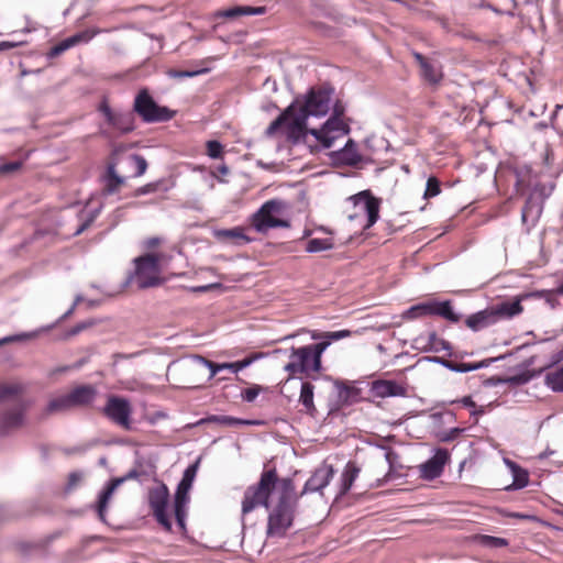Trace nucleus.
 I'll use <instances>...</instances> for the list:
<instances>
[{"mask_svg":"<svg viewBox=\"0 0 563 563\" xmlns=\"http://www.w3.org/2000/svg\"><path fill=\"white\" fill-rule=\"evenodd\" d=\"M344 111L343 104L333 102V89H311L302 103L297 101L276 118L265 134L271 137L286 129L288 137L295 142L311 135L321 147L330 148L336 139L350 132L343 120Z\"/></svg>","mask_w":563,"mask_h":563,"instance_id":"obj_1","label":"nucleus"},{"mask_svg":"<svg viewBox=\"0 0 563 563\" xmlns=\"http://www.w3.org/2000/svg\"><path fill=\"white\" fill-rule=\"evenodd\" d=\"M276 497L277 505L268 516L267 534L283 537L290 528L299 496L290 477L279 478L275 468L264 470L260 481L244 492L242 515L245 516L262 506L269 509Z\"/></svg>","mask_w":563,"mask_h":563,"instance_id":"obj_2","label":"nucleus"},{"mask_svg":"<svg viewBox=\"0 0 563 563\" xmlns=\"http://www.w3.org/2000/svg\"><path fill=\"white\" fill-rule=\"evenodd\" d=\"M351 334L350 330L312 332L311 338L313 340L323 339L324 341L300 347H291L288 355L289 362L284 366V369L290 377H295L297 374L310 375L311 373H319L322 368L321 356L331 342L349 338Z\"/></svg>","mask_w":563,"mask_h":563,"instance_id":"obj_3","label":"nucleus"},{"mask_svg":"<svg viewBox=\"0 0 563 563\" xmlns=\"http://www.w3.org/2000/svg\"><path fill=\"white\" fill-rule=\"evenodd\" d=\"M168 261L169 257L164 254H146L135 258V272L132 276L134 283L142 289L161 285L163 267Z\"/></svg>","mask_w":563,"mask_h":563,"instance_id":"obj_4","label":"nucleus"},{"mask_svg":"<svg viewBox=\"0 0 563 563\" xmlns=\"http://www.w3.org/2000/svg\"><path fill=\"white\" fill-rule=\"evenodd\" d=\"M286 210L287 203L283 200H268L252 216L251 224L258 233H266L274 228H289Z\"/></svg>","mask_w":563,"mask_h":563,"instance_id":"obj_5","label":"nucleus"},{"mask_svg":"<svg viewBox=\"0 0 563 563\" xmlns=\"http://www.w3.org/2000/svg\"><path fill=\"white\" fill-rule=\"evenodd\" d=\"M352 205L353 212L349 213L351 221L365 218L364 229H368L376 223L379 217V201L371 196L368 191H361L347 199Z\"/></svg>","mask_w":563,"mask_h":563,"instance_id":"obj_6","label":"nucleus"},{"mask_svg":"<svg viewBox=\"0 0 563 563\" xmlns=\"http://www.w3.org/2000/svg\"><path fill=\"white\" fill-rule=\"evenodd\" d=\"M197 470H198L197 463L189 465L185 470V472L183 474V478L179 482L176 493H175L174 514H175L176 521L181 529H185L187 507L190 501L189 493L192 487L195 477L197 475Z\"/></svg>","mask_w":563,"mask_h":563,"instance_id":"obj_7","label":"nucleus"},{"mask_svg":"<svg viewBox=\"0 0 563 563\" xmlns=\"http://www.w3.org/2000/svg\"><path fill=\"white\" fill-rule=\"evenodd\" d=\"M134 111L145 122H162L173 118L174 112L166 107L158 106L148 95L147 90H141L134 100Z\"/></svg>","mask_w":563,"mask_h":563,"instance_id":"obj_8","label":"nucleus"},{"mask_svg":"<svg viewBox=\"0 0 563 563\" xmlns=\"http://www.w3.org/2000/svg\"><path fill=\"white\" fill-rule=\"evenodd\" d=\"M148 505L157 522L162 525L167 531L172 529V521L167 514L169 490L167 486L159 483L148 490L147 496Z\"/></svg>","mask_w":563,"mask_h":563,"instance_id":"obj_9","label":"nucleus"},{"mask_svg":"<svg viewBox=\"0 0 563 563\" xmlns=\"http://www.w3.org/2000/svg\"><path fill=\"white\" fill-rule=\"evenodd\" d=\"M27 408L29 402L0 407V435L9 434L21 428L24 424Z\"/></svg>","mask_w":563,"mask_h":563,"instance_id":"obj_10","label":"nucleus"},{"mask_svg":"<svg viewBox=\"0 0 563 563\" xmlns=\"http://www.w3.org/2000/svg\"><path fill=\"white\" fill-rule=\"evenodd\" d=\"M131 412L132 408L130 402L126 399L117 396L109 397L104 407L106 416L125 429L130 428Z\"/></svg>","mask_w":563,"mask_h":563,"instance_id":"obj_11","label":"nucleus"},{"mask_svg":"<svg viewBox=\"0 0 563 563\" xmlns=\"http://www.w3.org/2000/svg\"><path fill=\"white\" fill-rule=\"evenodd\" d=\"M99 110L104 115L109 125L121 134H126L134 130V119L131 113L114 112L106 102L101 103Z\"/></svg>","mask_w":563,"mask_h":563,"instance_id":"obj_12","label":"nucleus"},{"mask_svg":"<svg viewBox=\"0 0 563 563\" xmlns=\"http://www.w3.org/2000/svg\"><path fill=\"white\" fill-rule=\"evenodd\" d=\"M334 475L332 465L322 464L316 468L311 477L306 482L302 492L299 496L308 493L321 492L329 485Z\"/></svg>","mask_w":563,"mask_h":563,"instance_id":"obj_13","label":"nucleus"},{"mask_svg":"<svg viewBox=\"0 0 563 563\" xmlns=\"http://www.w3.org/2000/svg\"><path fill=\"white\" fill-rule=\"evenodd\" d=\"M528 295L517 296L512 300H504L489 306L496 323L500 320H509L522 313L523 307L521 300Z\"/></svg>","mask_w":563,"mask_h":563,"instance_id":"obj_14","label":"nucleus"},{"mask_svg":"<svg viewBox=\"0 0 563 563\" xmlns=\"http://www.w3.org/2000/svg\"><path fill=\"white\" fill-rule=\"evenodd\" d=\"M449 452L445 449H438L432 457L420 465V474L424 479L439 477L449 461Z\"/></svg>","mask_w":563,"mask_h":563,"instance_id":"obj_15","label":"nucleus"},{"mask_svg":"<svg viewBox=\"0 0 563 563\" xmlns=\"http://www.w3.org/2000/svg\"><path fill=\"white\" fill-rule=\"evenodd\" d=\"M97 34H98V31H96V30H85V31L78 32V33L63 40L57 45L53 46L49 49V52L47 53V56L49 58L57 57L58 55L63 54L64 52L74 47L77 44L88 43Z\"/></svg>","mask_w":563,"mask_h":563,"instance_id":"obj_16","label":"nucleus"},{"mask_svg":"<svg viewBox=\"0 0 563 563\" xmlns=\"http://www.w3.org/2000/svg\"><path fill=\"white\" fill-rule=\"evenodd\" d=\"M24 385L19 382L0 383V407L27 402L23 398Z\"/></svg>","mask_w":563,"mask_h":563,"instance_id":"obj_17","label":"nucleus"},{"mask_svg":"<svg viewBox=\"0 0 563 563\" xmlns=\"http://www.w3.org/2000/svg\"><path fill=\"white\" fill-rule=\"evenodd\" d=\"M371 394L374 397L387 398V397H399L406 395V388L395 380L378 379L371 384Z\"/></svg>","mask_w":563,"mask_h":563,"instance_id":"obj_18","label":"nucleus"},{"mask_svg":"<svg viewBox=\"0 0 563 563\" xmlns=\"http://www.w3.org/2000/svg\"><path fill=\"white\" fill-rule=\"evenodd\" d=\"M415 58L420 65L421 75L424 80L432 85H437L441 81L442 71L439 63L424 58L420 53H415Z\"/></svg>","mask_w":563,"mask_h":563,"instance_id":"obj_19","label":"nucleus"},{"mask_svg":"<svg viewBox=\"0 0 563 563\" xmlns=\"http://www.w3.org/2000/svg\"><path fill=\"white\" fill-rule=\"evenodd\" d=\"M213 235L218 241L233 245H244L252 241L240 227L216 230Z\"/></svg>","mask_w":563,"mask_h":563,"instance_id":"obj_20","label":"nucleus"},{"mask_svg":"<svg viewBox=\"0 0 563 563\" xmlns=\"http://www.w3.org/2000/svg\"><path fill=\"white\" fill-rule=\"evenodd\" d=\"M466 325L472 329L473 331H479L483 330L489 325H493L496 323L494 319V314L489 307H487L484 310H481L476 313L471 314L466 321Z\"/></svg>","mask_w":563,"mask_h":563,"instance_id":"obj_21","label":"nucleus"},{"mask_svg":"<svg viewBox=\"0 0 563 563\" xmlns=\"http://www.w3.org/2000/svg\"><path fill=\"white\" fill-rule=\"evenodd\" d=\"M68 394L70 396L74 407H78L91 404L97 396V390L95 387L90 385H81L74 388Z\"/></svg>","mask_w":563,"mask_h":563,"instance_id":"obj_22","label":"nucleus"},{"mask_svg":"<svg viewBox=\"0 0 563 563\" xmlns=\"http://www.w3.org/2000/svg\"><path fill=\"white\" fill-rule=\"evenodd\" d=\"M124 482V478H115L109 482L107 487L100 493L99 500L97 505L98 516L101 520L104 519V515L107 511L108 504L112 498L115 489Z\"/></svg>","mask_w":563,"mask_h":563,"instance_id":"obj_23","label":"nucleus"},{"mask_svg":"<svg viewBox=\"0 0 563 563\" xmlns=\"http://www.w3.org/2000/svg\"><path fill=\"white\" fill-rule=\"evenodd\" d=\"M74 408L69 394L60 395L48 401L46 405L43 416L47 417L51 415L62 413L69 411Z\"/></svg>","mask_w":563,"mask_h":563,"instance_id":"obj_24","label":"nucleus"},{"mask_svg":"<svg viewBox=\"0 0 563 563\" xmlns=\"http://www.w3.org/2000/svg\"><path fill=\"white\" fill-rule=\"evenodd\" d=\"M266 7H250V5H238L218 12V16L234 19L241 15H261L266 13Z\"/></svg>","mask_w":563,"mask_h":563,"instance_id":"obj_25","label":"nucleus"},{"mask_svg":"<svg viewBox=\"0 0 563 563\" xmlns=\"http://www.w3.org/2000/svg\"><path fill=\"white\" fill-rule=\"evenodd\" d=\"M504 462L510 470L514 478L512 484L510 485L509 488L520 489L526 487L529 483L528 472L509 459H505Z\"/></svg>","mask_w":563,"mask_h":563,"instance_id":"obj_26","label":"nucleus"},{"mask_svg":"<svg viewBox=\"0 0 563 563\" xmlns=\"http://www.w3.org/2000/svg\"><path fill=\"white\" fill-rule=\"evenodd\" d=\"M360 472L361 468L356 465L355 462L350 461L345 465L341 475L340 495H345L351 489L353 483L358 477Z\"/></svg>","mask_w":563,"mask_h":563,"instance_id":"obj_27","label":"nucleus"},{"mask_svg":"<svg viewBox=\"0 0 563 563\" xmlns=\"http://www.w3.org/2000/svg\"><path fill=\"white\" fill-rule=\"evenodd\" d=\"M336 158L345 165H356L361 162V155L357 152V145L353 140H349L345 146L336 152Z\"/></svg>","mask_w":563,"mask_h":563,"instance_id":"obj_28","label":"nucleus"},{"mask_svg":"<svg viewBox=\"0 0 563 563\" xmlns=\"http://www.w3.org/2000/svg\"><path fill=\"white\" fill-rule=\"evenodd\" d=\"M314 386L309 382H303L300 388L299 402L302 405L305 412L314 416L317 412L313 402Z\"/></svg>","mask_w":563,"mask_h":563,"instance_id":"obj_29","label":"nucleus"},{"mask_svg":"<svg viewBox=\"0 0 563 563\" xmlns=\"http://www.w3.org/2000/svg\"><path fill=\"white\" fill-rule=\"evenodd\" d=\"M103 191L107 195L114 194L123 185L124 178L115 173L114 166L110 165L107 169V174L103 177Z\"/></svg>","mask_w":563,"mask_h":563,"instance_id":"obj_30","label":"nucleus"},{"mask_svg":"<svg viewBox=\"0 0 563 563\" xmlns=\"http://www.w3.org/2000/svg\"><path fill=\"white\" fill-rule=\"evenodd\" d=\"M431 313L432 316H441L452 322L460 320L459 314L454 312L450 301L431 302Z\"/></svg>","mask_w":563,"mask_h":563,"instance_id":"obj_31","label":"nucleus"},{"mask_svg":"<svg viewBox=\"0 0 563 563\" xmlns=\"http://www.w3.org/2000/svg\"><path fill=\"white\" fill-rule=\"evenodd\" d=\"M446 368L453 371V372H456V373H467V372H471V371H476V369H479L484 366H486L487 364L485 362H479V363H453L451 361H442L441 362Z\"/></svg>","mask_w":563,"mask_h":563,"instance_id":"obj_32","label":"nucleus"},{"mask_svg":"<svg viewBox=\"0 0 563 563\" xmlns=\"http://www.w3.org/2000/svg\"><path fill=\"white\" fill-rule=\"evenodd\" d=\"M545 384L553 391H563V367L548 373Z\"/></svg>","mask_w":563,"mask_h":563,"instance_id":"obj_33","label":"nucleus"},{"mask_svg":"<svg viewBox=\"0 0 563 563\" xmlns=\"http://www.w3.org/2000/svg\"><path fill=\"white\" fill-rule=\"evenodd\" d=\"M209 420L220 423V424H223V426H229V427L251 426V424L257 423L256 421L244 420V419L234 418L231 416H212L211 418H209Z\"/></svg>","mask_w":563,"mask_h":563,"instance_id":"obj_34","label":"nucleus"},{"mask_svg":"<svg viewBox=\"0 0 563 563\" xmlns=\"http://www.w3.org/2000/svg\"><path fill=\"white\" fill-rule=\"evenodd\" d=\"M422 316H432L431 302H424L412 306L404 313V317L407 319H416Z\"/></svg>","mask_w":563,"mask_h":563,"instance_id":"obj_35","label":"nucleus"},{"mask_svg":"<svg viewBox=\"0 0 563 563\" xmlns=\"http://www.w3.org/2000/svg\"><path fill=\"white\" fill-rule=\"evenodd\" d=\"M332 247L333 242L330 239H311L307 242L306 251L309 253H317L331 250Z\"/></svg>","mask_w":563,"mask_h":563,"instance_id":"obj_36","label":"nucleus"},{"mask_svg":"<svg viewBox=\"0 0 563 563\" xmlns=\"http://www.w3.org/2000/svg\"><path fill=\"white\" fill-rule=\"evenodd\" d=\"M264 390V387L260 385H253L249 388H245L241 393V397L246 402H253L256 397Z\"/></svg>","mask_w":563,"mask_h":563,"instance_id":"obj_37","label":"nucleus"},{"mask_svg":"<svg viewBox=\"0 0 563 563\" xmlns=\"http://www.w3.org/2000/svg\"><path fill=\"white\" fill-rule=\"evenodd\" d=\"M195 360L210 369L209 379H212L222 369V364L213 363L202 356H196Z\"/></svg>","mask_w":563,"mask_h":563,"instance_id":"obj_38","label":"nucleus"},{"mask_svg":"<svg viewBox=\"0 0 563 563\" xmlns=\"http://www.w3.org/2000/svg\"><path fill=\"white\" fill-rule=\"evenodd\" d=\"M440 183L435 177H429L427 180L424 198H432L440 194Z\"/></svg>","mask_w":563,"mask_h":563,"instance_id":"obj_39","label":"nucleus"},{"mask_svg":"<svg viewBox=\"0 0 563 563\" xmlns=\"http://www.w3.org/2000/svg\"><path fill=\"white\" fill-rule=\"evenodd\" d=\"M251 363H252L251 360L244 358L242 361H238V362H233V363H221V364H222V369H229L233 374H236L240 371H242L243 368L247 367Z\"/></svg>","mask_w":563,"mask_h":563,"instance_id":"obj_40","label":"nucleus"},{"mask_svg":"<svg viewBox=\"0 0 563 563\" xmlns=\"http://www.w3.org/2000/svg\"><path fill=\"white\" fill-rule=\"evenodd\" d=\"M85 478V473L82 471L71 472L68 476V482L66 488L68 490L76 488Z\"/></svg>","mask_w":563,"mask_h":563,"instance_id":"obj_41","label":"nucleus"},{"mask_svg":"<svg viewBox=\"0 0 563 563\" xmlns=\"http://www.w3.org/2000/svg\"><path fill=\"white\" fill-rule=\"evenodd\" d=\"M222 145L218 141H209L207 143V153L211 158H219L222 154Z\"/></svg>","mask_w":563,"mask_h":563,"instance_id":"obj_42","label":"nucleus"},{"mask_svg":"<svg viewBox=\"0 0 563 563\" xmlns=\"http://www.w3.org/2000/svg\"><path fill=\"white\" fill-rule=\"evenodd\" d=\"M131 158L135 164V168H136L135 176H142L146 172V168H147L146 159L143 156L137 155V154L132 155Z\"/></svg>","mask_w":563,"mask_h":563,"instance_id":"obj_43","label":"nucleus"},{"mask_svg":"<svg viewBox=\"0 0 563 563\" xmlns=\"http://www.w3.org/2000/svg\"><path fill=\"white\" fill-rule=\"evenodd\" d=\"M464 432L462 428H452L440 435L442 442H450L455 440L460 434Z\"/></svg>","mask_w":563,"mask_h":563,"instance_id":"obj_44","label":"nucleus"},{"mask_svg":"<svg viewBox=\"0 0 563 563\" xmlns=\"http://www.w3.org/2000/svg\"><path fill=\"white\" fill-rule=\"evenodd\" d=\"M483 543L492 548H500L507 545V541L503 538L484 536Z\"/></svg>","mask_w":563,"mask_h":563,"instance_id":"obj_45","label":"nucleus"},{"mask_svg":"<svg viewBox=\"0 0 563 563\" xmlns=\"http://www.w3.org/2000/svg\"><path fill=\"white\" fill-rule=\"evenodd\" d=\"M162 186V183L161 181H157V183H151V184H147L145 186H142L140 188H137L135 190V196H142V195H147V194H151V192H154L156 191L159 187Z\"/></svg>","mask_w":563,"mask_h":563,"instance_id":"obj_46","label":"nucleus"},{"mask_svg":"<svg viewBox=\"0 0 563 563\" xmlns=\"http://www.w3.org/2000/svg\"><path fill=\"white\" fill-rule=\"evenodd\" d=\"M200 73H201L200 70H196V71L169 70L168 75H169V77H173V78H189V77H194Z\"/></svg>","mask_w":563,"mask_h":563,"instance_id":"obj_47","label":"nucleus"},{"mask_svg":"<svg viewBox=\"0 0 563 563\" xmlns=\"http://www.w3.org/2000/svg\"><path fill=\"white\" fill-rule=\"evenodd\" d=\"M21 167L20 162H11L0 165V174H8L18 170Z\"/></svg>","mask_w":563,"mask_h":563,"instance_id":"obj_48","label":"nucleus"},{"mask_svg":"<svg viewBox=\"0 0 563 563\" xmlns=\"http://www.w3.org/2000/svg\"><path fill=\"white\" fill-rule=\"evenodd\" d=\"M98 212L99 210L93 211L90 214V217L76 229L75 235H79L80 233H82L89 227V224L96 219Z\"/></svg>","mask_w":563,"mask_h":563,"instance_id":"obj_49","label":"nucleus"},{"mask_svg":"<svg viewBox=\"0 0 563 563\" xmlns=\"http://www.w3.org/2000/svg\"><path fill=\"white\" fill-rule=\"evenodd\" d=\"M88 327H89V323H87V322H81V323H79V324L75 325L74 328H71V329L68 331L67 335H68V336L76 335V334L80 333L82 330H85V329H86V328H88Z\"/></svg>","mask_w":563,"mask_h":563,"instance_id":"obj_50","label":"nucleus"},{"mask_svg":"<svg viewBox=\"0 0 563 563\" xmlns=\"http://www.w3.org/2000/svg\"><path fill=\"white\" fill-rule=\"evenodd\" d=\"M385 459H386L387 463L389 464V466L393 467L395 461L398 459V455H397V453H395L394 451L388 449L385 452Z\"/></svg>","mask_w":563,"mask_h":563,"instance_id":"obj_51","label":"nucleus"},{"mask_svg":"<svg viewBox=\"0 0 563 563\" xmlns=\"http://www.w3.org/2000/svg\"><path fill=\"white\" fill-rule=\"evenodd\" d=\"M32 336H33L32 334H26V333L21 334V335H15V336H7V338H3L2 340H0V345H2L5 342H12V341L19 340L21 338L26 339V338H32Z\"/></svg>","mask_w":563,"mask_h":563,"instance_id":"obj_52","label":"nucleus"},{"mask_svg":"<svg viewBox=\"0 0 563 563\" xmlns=\"http://www.w3.org/2000/svg\"><path fill=\"white\" fill-rule=\"evenodd\" d=\"M82 299H84V298H82V296L78 295V296L75 298V301H74L73 306L70 307V309H69V310H67V312L65 313V316H64V317H68L69 314H71V313H73V311L75 310V307H76L77 305H79V303L82 301Z\"/></svg>","mask_w":563,"mask_h":563,"instance_id":"obj_53","label":"nucleus"},{"mask_svg":"<svg viewBox=\"0 0 563 563\" xmlns=\"http://www.w3.org/2000/svg\"><path fill=\"white\" fill-rule=\"evenodd\" d=\"M460 402L463 404V406L465 407H468V408H475V402L473 401L472 397L470 396H465L463 397Z\"/></svg>","mask_w":563,"mask_h":563,"instance_id":"obj_54","label":"nucleus"},{"mask_svg":"<svg viewBox=\"0 0 563 563\" xmlns=\"http://www.w3.org/2000/svg\"><path fill=\"white\" fill-rule=\"evenodd\" d=\"M532 211V206L530 203H527V206L522 210V219L526 220L528 214Z\"/></svg>","mask_w":563,"mask_h":563,"instance_id":"obj_55","label":"nucleus"},{"mask_svg":"<svg viewBox=\"0 0 563 563\" xmlns=\"http://www.w3.org/2000/svg\"><path fill=\"white\" fill-rule=\"evenodd\" d=\"M212 288V285H205L195 288L196 291L205 292Z\"/></svg>","mask_w":563,"mask_h":563,"instance_id":"obj_56","label":"nucleus"},{"mask_svg":"<svg viewBox=\"0 0 563 563\" xmlns=\"http://www.w3.org/2000/svg\"><path fill=\"white\" fill-rule=\"evenodd\" d=\"M219 173L222 175H227L229 173V169L225 165H222L218 168Z\"/></svg>","mask_w":563,"mask_h":563,"instance_id":"obj_57","label":"nucleus"},{"mask_svg":"<svg viewBox=\"0 0 563 563\" xmlns=\"http://www.w3.org/2000/svg\"><path fill=\"white\" fill-rule=\"evenodd\" d=\"M157 243H158V239H151V240H148L147 245L150 247H153V246L157 245Z\"/></svg>","mask_w":563,"mask_h":563,"instance_id":"obj_58","label":"nucleus"},{"mask_svg":"<svg viewBox=\"0 0 563 563\" xmlns=\"http://www.w3.org/2000/svg\"><path fill=\"white\" fill-rule=\"evenodd\" d=\"M1 46H3V47H10V48H11V47H14V46H15V44H14V43H9V42H2V43H1Z\"/></svg>","mask_w":563,"mask_h":563,"instance_id":"obj_59","label":"nucleus"},{"mask_svg":"<svg viewBox=\"0 0 563 563\" xmlns=\"http://www.w3.org/2000/svg\"><path fill=\"white\" fill-rule=\"evenodd\" d=\"M67 369H68V367H67V366H65V367H58V368H56L53 373H54V374H56V373H63V372H66Z\"/></svg>","mask_w":563,"mask_h":563,"instance_id":"obj_60","label":"nucleus"},{"mask_svg":"<svg viewBox=\"0 0 563 563\" xmlns=\"http://www.w3.org/2000/svg\"><path fill=\"white\" fill-rule=\"evenodd\" d=\"M559 295H563V283L556 289Z\"/></svg>","mask_w":563,"mask_h":563,"instance_id":"obj_61","label":"nucleus"},{"mask_svg":"<svg viewBox=\"0 0 563 563\" xmlns=\"http://www.w3.org/2000/svg\"><path fill=\"white\" fill-rule=\"evenodd\" d=\"M136 476V473L135 472H131L128 477H135Z\"/></svg>","mask_w":563,"mask_h":563,"instance_id":"obj_62","label":"nucleus"},{"mask_svg":"<svg viewBox=\"0 0 563 563\" xmlns=\"http://www.w3.org/2000/svg\"><path fill=\"white\" fill-rule=\"evenodd\" d=\"M101 133H102L103 135L108 136L107 131H102Z\"/></svg>","mask_w":563,"mask_h":563,"instance_id":"obj_63","label":"nucleus"}]
</instances>
